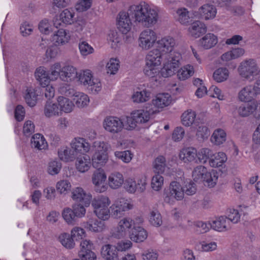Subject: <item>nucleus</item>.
I'll use <instances>...</instances> for the list:
<instances>
[{"label": "nucleus", "instance_id": "f257e3e1", "mask_svg": "<svg viewBox=\"0 0 260 260\" xmlns=\"http://www.w3.org/2000/svg\"><path fill=\"white\" fill-rule=\"evenodd\" d=\"M128 12L136 23L148 28L155 25L158 19V11L145 2L131 6Z\"/></svg>", "mask_w": 260, "mask_h": 260}, {"label": "nucleus", "instance_id": "f03ea898", "mask_svg": "<svg viewBox=\"0 0 260 260\" xmlns=\"http://www.w3.org/2000/svg\"><path fill=\"white\" fill-rule=\"evenodd\" d=\"M91 146L82 138H75L70 143V147H63L58 151L59 158L65 162L74 161L78 155L88 153Z\"/></svg>", "mask_w": 260, "mask_h": 260}, {"label": "nucleus", "instance_id": "7ed1b4c3", "mask_svg": "<svg viewBox=\"0 0 260 260\" xmlns=\"http://www.w3.org/2000/svg\"><path fill=\"white\" fill-rule=\"evenodd\" d=\"M238 72L244 79L252 81L260 76V67L255 59L248 58L240 62Z\"/></svg>", "mask_w": 260, "mask_h": 260}, {"label": "nucleus", "instance_id": "20e7f679", "mask_svg": "<svg viewBox=\"0 0 260 260\" xmlns=\"http://www.w3.org/2000/svg\"><path fill=\"white\" fill-rule=\"evenodd\" d=\"M110 204L109 198L103 195L94 198L91 202L94 213L102 220H108L110 217V209L109 208Z\"/></svg>", "mask_w": 260, "mask_h": 260}, {"label": "nucleus", "instance_id": "39448f33", "mask_svg": "<svg viewBox=\"0 0 260 260\" xmlns=\"http://www.w3.org/2000/svg\"><path fill=\"white\" fill-rule=\"evenodd\" d=\"M92 147L94 153L92 157V165L95 168L104 166L108 160V145L104 142L96 141L93 142Z\"/></svg>", "mask_w": 260, "mask_h": 260}, {"label": "nucleus", "instance_id": "423d86ee", "mask_svg": "<svg viewBox=\"0 0 260 260\" xmlns=\"http://www.w3.org/2000/svg\"><path fill=\"white\" fill-rule=\"evenodd\" d=\"M156 32L152 29L146 28L142 30L138 37V46L144 51L152 48L157 42Z\"/></svg>", "mask_w": 260, "mask_h": 260}, {"label": "nucleus", "instance_id": "0eeeda50", "mask_svg": "<svg viewBox=\"0 0 260 260\" xmlns=\"http://www.w3.org/2000/svg\"><path fill=\"white\" fill-rule=\"evenodd\" d=\"M182 59L181 54L179 52H174L164 61L162 68L160 70V74L162 77L167 78L173 75L180 64Z\"/></svg>", "mask_w": 260, "mask_h": 260}, {"label": "nucleus", "instance_id": "6e6552de", "mask_svg": "<svg viewBox=\"0 0 260 260\" xmlns=\"http://www.w3.org/2000/svg\"><path fill=\"white\" fill-rule=\"evenodd\" d=\"M78 80L84 86L89 87V89L93 92H98L101 89L102 85L97 79L93 78L91 72L90 70H85L78 73Z\"/></svg>", "mask_w": 260, "mask_h": 260}, {"label": "nucleus", "instance_id": "1a4fd4ad", "mask_svg": "<svg viewBox=\"0 0 260 260\" xmlns=\"http://www.w3.org/2000/svg\"><path fill=\"white\" fill-rule=\"evenodd\" d=\"M60 91L67 96H73V102L78 108H84L89 103V99L87 95L81 92L76 91L68 85L60 88Z\"/></svg>", "mask_w": 260, "mask_h": 260}, {"label": "nucleus", "instance_id": "9d476101", "mask_svg": "<svg viewBox=\"0 0 260 260\" xmlns=\"http://www.w3.org/2000/svg\"><path fill=\"white\" fill-rule=\"evenodd\" d=\"M133 208V204L125 199L120 198L116 200L110 207V216L114 218H118L122 216L124 212Z\"/></svg>", "mask_w": 260, "mask_h": 260}, {"label": "nucleus", "instance_id": "9b49d317", "mask_svg": "<svg viewBox=\"0 0 260 260\" xmlns=\"http://www.w3.org/2000/svg\"><path fill=\"white\" fill-rule=\"evenodd\" d=\"M136 225L135 221L131 218L126 217L120 219L118 225L112 234V236L117 239L129 236L131 232L132 228Z\"/></svg>", "mask_w": 260, "mask_h": 260}, {"label": "nucleus", "instance_id": "f8f14e48", "mask_svg": "<svg viewBox=\"0 0 260 260\" xmlns=\"http://www.w3.org/2000/svg\"><path fill=\"white\" fill-rule=\"evenodd\" d=\"M156 49H157L167 58H171V56L176 51L173 52L176 45L174 39L170 36L165 37L157 41Z\"/></svg>", "mask_w": 260, "mask_h": 260}, {"label": "nucleus", "instance_id": "ddd939ff", "mask_svg": "<svg viewBox=\"0 0 260 260\" xmlns=\"http://www.w3.org/2000/svg\"><path fill=\"white\" fill-rule=\"evenodd\" d=\"M104 128L112 134L121 133L124 128V123L121 119L115 116H107L103 122Z\"/></svg>", "mask_w": 260, "mask_h": 260}, {"label": "nucleus", "instance_id": "4468645a", "mask_svg": "<svg viewBox=\"0 0 260 260\" xmlns=\"http://www.w3.org/2000/svg\"><path fill=\"white\" fill-rule=\"evenodd\" d=\"M169 191L167 193L165 201L169 204H173L175 201H181L184 198L183 187L177 181H172L169 186Z\"/></svg>", "mask_w": 260, "mask_h": 260}, {"label": "nucleus", "instance_id": "2eb2a0df", "mask_svg": "<svg viewBox=\"0 0 260 260\" xmlns=\"http://www.w3.org/2000/svg\"><path fill=\"white\" fill-rule=\"evenodd\" d=\"M258 95L253 84L247 85L242 88L238 93L237 98L242 102H250Z\"/></svg>", "mask_w": 260, "mask_h": 260}, {"label": "nucleus", "instance_id": "dca6fc26", "mask_svg": "<svg viewBox=\"0 0 260 260\" xmlns=\"http://www.w3.org/2000/svg\"><path fill=\"white\" fill-rule=\"evenodd\" d=\"M106 178V175L103 171L98 170L93 173L92 176V182L96 192H103L107 190V187L105 184Z\"/></svg>", "mask_w": 260, "mask_h": 260}, {"label": "nucleus", "instance_id": "f3484780", "mask_svg": "<svg viewBox=\"0 0 260 260\" xmlns=\"http://www.w3.org/2000/svg\"><path fill=\"white\" fill-rule=\"evenodd\" d=\"M129 12L122 11L119 12L117 16L118 28L122 34H126L130 31L132 27V22L129 18Z\"/></svg>", "mask_w": 260, "mask_h": 260}, {"label": "nucleus", "instance_id": "a211bd4d", "mask_svg": "<svg viewBox=\"0 0 260 260\" xmlns=\"http://www.w3.org/2000/svg\"><path fill=\"white\" fill-rule=\"evenodd\" d=\"M75 13L73 10L68 9L63 10L58 16L55 17L53 20L54 26L58 28L61 26V23L71 24L74 22Z\"/></svg>", "mask_w": 260, "mask_h": 260}, {"label": "nucleus", "instance_id": "6ab92c4d", "mask_svg": "<svg viewBox=\"0 0 260 260\" xmlns=\"http://www.w3.org/2000/svg\"><path fill=\"white\" fill-rule=\"evenodd\" d=\"M72 198L85 206H88L91 202L92 197L90 193H86L82 188L78 187L73 189Z\"/></svg>", "mask_w": 260, "mask_h": 260}, {"label": "nucleus", "instance_id": "aec40b11", "mask_svg": "<svg viewBox=\"0 0 260 260\" xmlns=\"http://www.w3.org/2000/svg\"><path fill=\"white\" fill-rule=\"evenodd\" d=\"M60 80L71 82L77 78V69L73 66L66 65L61 68Z\"/></svg>", "mask_w": 260, "mask_h": 260}, {"label": "nucleus", "instance_id": "412c9836", "mask_svg": "<svg viewBox=\"0 0 260 260\" xmlns=\"http://www.w3.org/2000/svg\"><path fill=\"white\" fill-rule=\"evenodd\" d=\"M82 154V156H78L75 161L76 170L80 173H85L91 168L92 163L89 155Z\"/></svg>", "mask_w": 260, "mask_h": 260}, {"label": "nucleus", "instance_id": "4be33fe9", "mask_svg": "<svg viewBox=\"0 0 260 260\" xmlns=\"http://www.w3.org/2000/svg\"><path fill=\"white\" fill-rule=\"evenodd\" d=\"M167 58L157 49L155 48L148 51L145 57V62L155 63L160 66L162 61Z\"/></svg>", "mask_w": 260, "mask_h": 260}, {"label": "nucleus", "instance_id": "5701e85b", "mask_svg": "<svg viewBox=\"0 0 260 260\" xmlns=\"http://www.w3.org/2000/svg\"><path fill=\"white\" fill-rule=\"evenodd\" d=\"M108 185L112 189H118L120 188L124 183V177L123 174L118 171H114L108 176Z\"/></svg>", "mask_w": 260, "mask_h": 260}, {"label": "nucleus", "instance_id": "b1692460", "mask_svg": "<svg viewBox=\"0 0 260 260\" xmlns=\"http://www.w3.org/2000/svg\"><path fill=\"white\" fill-rule=\"evenodd\" d=\"M189 35L195 38L200 37L207 31L206 25L200 21H195L188 28Z\"/></svg>", "mask_w": 260, "mask_h": 260}, {"label": "nucleus", "instance_id": "393cba45", "mask_svg": "<svg viewBox=\"0 0 260 260\" xmlns=\"http://www.w3.org/2000/svg\"><path fill=\"white\" fill-rule=\"evenodd\" d=\"M129 238L136 242H141L144 241L147 237V231L142 227L140 226H134L131 230L129 234Z\"/></svg>", "mask_w": 260, "mask_h": 260}, {"label": "nucleus", "instance_id": "a878e982", "mask_svg": "<svg viewBox=\"0 0 260 260\" xmlns=\"http://www.w3.org/2000/svg\"><path fill=\"white\" fill-rule=\"evenodd\" d=\"M101 255L106 260H119L114 245L106 244L101 248Z\"/></svg>", "mask_w": 260, "mask_h": 260}, {"label": "nucleus", "instance_id": "bb28decb", "mask_svg": "<svg viewBox=\"0 0 260 260\" xmlns=\"http://www.w3.org/2000/svg\"><path fill=\"white\" fill-rule=\"evenodd\" d=\"M199 13L203 19L210 20L215 18L217 10L214 5L206 4L199 9Z\"/></svg>", "mask_w": 260, "mask_h": 260}, {"label": "nucleus", "instance_id": "cd10ccee", "mask_svg": "<svg viewBox=\"0 0 260 260\" xmlns=\"http://www.w3.org/2000/svg\"><path fill=\"white\" fill-rule=\"evenodd\" d=\"M210 226L214 230L223 232L231 228L230 221H227L226 217L220 216L210 222Z\"/></svg>", "mask_w": 260, "mask_h": 260}, {"label": "nucleus", "instance_id": "c85d7f7f", "mask_svg": "<svg viewBox=\"0 0 260 260\" xmlns=\"http://www.w3.org/2000/svg\"><path fill=\"white\" fill-rule=\"evenodd\" d=\"M218 42L217 37L212 33H208L199 40V45L205 49H209Z\"/></svg>", "mask_w": 260, "mask_h": 260}, {"label": "nucleus", "instance_id": "c756f323", "mask_svg": "<svg viewBox=\"0 0 260 260\" xmlns=\"http://www.w3.org/2000/svg\"><path fill=\"white\" fill-rule=\"evenodd\" d=\"M70 39V36L66 30L59 29L52 36V41L55 46L63 45L67 43Z\"/></svg>", "mask_w": 260, "mask_h": 260}, {"label": "nucleus", "instance_id": "7c9ffc66", "mask_svg": "<svg viewBox=\"0 0 260 260\" xmlns=\"http://www.w3.org/2000/svg\"><path fill=\"white\" fill-rule=\"evenodd\" d=\"M171 96L169 93H162L157 94L152 101L153 105L158 108H163L170 105Z\"/></svg>", "mask_w": 260, "mask_h": 260}, {"label": "nucleus", "instance_id": "2f4dec72", "mask_svg": "<svg viewBox=\"0 0 260 260\" xmlns=\"http://www.w3.org/2000/svg\"><path fill=\"white\" fill-rule=\"evenodd\" d=\"M197 150L193 147H187L182 149L179 153V158L184 162L194 161L197 157Z\"/></svg>", "mask_w": 260, "mask_h": 260}, {"label": "nucleus", "instance_id": "473e14b6", "mask_svg": "<svg viewBox=\"0 0 260 260\" xmlns=\"http://www.w3.org/2000/svg\"><path fill=\"white\" fill-rule=\"evenodd\" d=\"M228 157L223 152L213 153L212 157L209 160V165L212 168L222 167L227 161Z\"/></svg>", "mask_w": 260, "mask_h": 260}, {"label": "nucleus", "instance_id": "72a5a7b5", "mask_svg": "<svg viewBox=\"0 0 260 260\" xmlns=\"http://www.w3.org/2000/svg\"><path fill=\"white\" fill-rule=\"evenodd\" d=\"M44 114L48 118L59 116L60 109L57 103H53L50 101H47L44 107Z\"/></svg>", "mask_w": 260, "mask_h": 260}, {"label": "nucleus", "instance_id": "f704fd0d", "mask_svg": "<svg viewBox=\"0 0 260 260\" xmlns=\"http://www.w3.org/2000/svg\"><path fill=\"white\" fill-rule=\"evenodd\" d=\"M105 220L90 219L84 225L85 228L93 232H101L106 228Z\"/></svg>", "mask_w": 260, "mask_h": 260}, {"label": "nucleus", "instance_id": "c9c22d12", "mask_svg": "<svg viewBox=\"0 0 260 260\" xmlns=\"http://www.w3.org/2000/svg\"><path fill=\"white\" fill-rule=\"evenodd\" d=\"M226 139V134L225 131L222 129L217 128L213 132L210 141L214 145L220 146L225 142Z\"/></svg>", "mask_w": 260, "mask_h": 260}, {"label": "nucleus", "instance_id": "e433bc0d", "mask_svg": "<svg viewBox=\"0 0 260 260\" xmlns=\"http://www.w3.org/2000/svg\"><path fill=\"white\" fill-rule=\"evenodd\" d=\"M31 146L32 148L41 150L46 149L48 147V144L42 135L36 134L31 139Z\"/></svg>", "mask_w": 260, "mask_h": 260}, {"label": "nucleus", "instance_id": "4c0bfd02", "mask_svg": "<svg viewBox=\"0 0 260 260\" xmlns=\"http://www.w3.org/2000/svg\"><path fill=\"white\" fill-rule=\"evenodd\" d=\"M57 101L60 115L62 112L70 113L73 110L74 105L69 99L60 96L58 97Z\"/></svg>", "mask_w": 260, "mask_h": 260}, {"label": "nucleus", "instance_id": "58836bf2", "mask_svg": "<svg viewBox=\"0 0 260 260\" xmlns=\"http://www.w3.org/2000/svg\"><path fill=\"white\" fill-rule=\"evenodd\" d=\"M255 107H254L253 102L241 104L237 107L236 110L238 115L242 117H246L250 115L254 117Z\"/></svg>", "mask_w": 260, "mask_h": 260}, {"label": "nucleus", "instance_id": "ea45409f", "mask_svg": "<svg viewBox=\"0 0 260 260\" xmlns=\"http://www.w3.org/2000/svg\"><path fill=\"white\" fill-rule=\"evenodd\" d=\"M35 76L41 86L47 85L50 82L49 74L43 67L37 68L35 72Z\"/></svg>", "mask_w": 260, "mask_h": 260}, {"label": "nucleus", "instance_id": "a19ab883", "mask_svg": "<svg viewBox=\"0 0 260 260\" xmlns=\"http://www.w3.org/2000/svg\"><path fill=\"white\" fill-rule=\"evenodd\" d=\"M38 94L36 90L32 87H28L24 93V98L26 104L30 107H34L36 105Z\"/></svg>", "mask_w": 260, "mask_h": 260}, {"label": "nucleus", "instance_id": "79ce46f5", "mask_svg": "<svg viewBox=\"0 0 260 260\" xmlns=\"http://www.w3.org/2000/svg\"><path fill=\"white\" fill-rule=\"evenodd\" d=\"M160 66L155 63L145 62L143 73L145 76L149 78L155 77L160 73Z\"/></svg>", "mask_w": 260, "mask_h": 260}, {"label": "nucleus", "instance_id": "37998d69", "mask_svg": "<svg viewBox=\"0 0 260 260\" xmlns=\"http://www.w3.org/2000/svg\"><path fill=\"white\" fill-rule=\"evenodd\" d=\"M196 118V112L191 109L184 111L181 115V122L185 126H190L193 124Z\"/></svg>", "mask_w": 260, "mask_h": 260}, {"label": "nucleus", "instance_id": "c03bdc74", "mask_svg": "<svg viewBox=\"0 0 260 260\" xmlns=\"http://www.w3.org/2000/svg\"><path fill=\"white\" fill-rule=\"evenodd\" d=\"M153 171L155 174H162L167 168L166 160L163 156L156 157L153 163Z\"/></svg>", "mask_w": 260, "mask_h": 260}, {"label": "nucleus", "instance_id": "a18cd8bd", "mask_svg": "<svg viewBox=\"0 0 260 260\" xmlns=\"http://www.w3.org/2000/svg\"><path fill=\"white\" fill-rule=\"evenodd\" d=\"M218 178V173L215 170L207 172L203 182L209 187H213L217 183Z\"/></svg>", "mask_w": 260, "mask_h": 260}, {"label": "nucleus", "instance_id": "49530a36", "mask_svg": "<svg viewBox=\"0 0 260 260\" xmlns=\"http://www.w3.org/2000/svg\"><path fill=\"white\" fill-rule=\"evenodd\" d=\"M150 93V91L146 89L140 91H135L132 96V99L134 103H144L149 100Z\"/></svg>", "mask_w": 260, "mask_h": 260}, {"label": "nucleus", "instance_id": "de8ad7c7", "mask_svg": "<svg viewBox=\"0 0 260 260\" xmlns=\"http://www.w3.org/2000/svg\"><path fill=\"white\" fill-rule=\"evenodd\" d=\"M134 118L138 123H145L148 122L150 119V112L147 110H138L132 112Z\"/></svg>", "mask_w": 260, "mask_h": 260}, {"label": "nucleus", "instance_id": "09e8293b", "mask_svg": "<svg viewBox=\"0 0 260 260\" xmlns=\"http://www.w3.org/2000/svg\"><path fill=\"white\" fill-rule=\"evenodd\" d=\"M207 169L202 165L196 167L192 172L193 180L197 182H202L207 173Z\"/></svg>", "mask_w": 260, "mask_h": 260}, {"label": "nucleus", "instance_id": "8fccbe9b", "mask_svg": "<svg viewBox=\"0 0 260 260\" xmlns=\"http://www.w3.org/2000/svg\"><path fill=\"white\" fill-rule=\"evenodd\" d=\"M213 152L209 148H202L197 151V158L202 164H206L212 157Z\"/></svg>", "mask_w": 260, "mask_h": 260}, {"label": "nucleus", "instance_id": "3c124183", "mask_svg": "<svg viewBox=\"0 0 260 260\" xmlns=\"http://www.w3.org/2000/svg\"><path fill=\"white\" fill-rule=\"evenodd\" d=\"M193 74V67L187 64L178 71L177 76L179 80H185L192 76Z\"/></svg>", "mask_w": 260, "mask_h": 260}, {"label": "nucleus", "instance_id": "603ef678", "mask_svg": "<svg viewBox=\"0 0 260 260\" xmlns=\"http://www.w3.org/2000/svg\"><path fill=\"white\" fill-rule=\"evenodd\" d=\"M229 75V72L226 68H220L214 71L213 77L216 82H222L228 78Z\"/></svg>", "mask_w": 260, "mask_h": 260}, {"label": "nucleus", "instance_id": "864d4df0", "mask_svg": "<svg viewBox=\"0 0 260 260\" xmlns=\"http://www.w3.org/2000/svg\"><path fill=\"white\" fill-rule=\"evenodd\" d=\"M61 244L67 249H72L75 246V243L71 235L68 233H62L58 237Z\"/></svg>", "mask_w": 260, "mask_h": 260}, {"label": "nucleus", "instance_id": "5fc2aeb1", "mask_svg": "<svg viewBox=\"0 0 260 260\" xmlns=\"http://www.w3.org/2000/svg\"><path fill=\"white\" fill-rule=\"evenodd\" d=\"M178 20L182 24H186L190 22L189 12L185 8H180L176 11Z\"/></svg>", "mask_w": 260, "mask_h": 260}, {"label": "nucleus", "instance_id": "6e6d98bb", "mask_svg": "<svg viewBox=\"0 0 260 260\" xmlns=\"http://www.w3.org/2000/svg\"><path fill=\"white\" fill-rule=\"evenodd\" d=\"M62 216L64 220L69 224H74L77 216L75 215V213L73 210L70 208H66L62 212Z\"/></svg>", "mask_w": 260, "mask_h": 260}, {"label": "nucleus", "instance_id": "4d7b16f0", "mask_svg": "<svg viewBox=\"0 0 260 260\" xmlns=\"http://www.w3.org/2000/svg\"><path fill=\"white\" fill-rule=\"evenodd\" d=\"M150 223L154 226H160L162 223L160 213L156 210L150 212L149 218Z\"/></svg>", "mask_w": 260, "mask_h": 260}, {"label": "nucleus", "instance_id": "13d9d810", "mask_svg": "<svg viewBox=\"0 0 260 260\" xmlns=\"http://www.w3.org/2000/svg\"><path fill=\"white\" fill-rule=\"evenodd\" d=\"M61 68L60 63L59 62L55 63L51 66L49 74L50 81L56 80L58 77L60 79Z\"/></svg>", "mask_w": 260, "mask_h": 260}, {"label": "nucleus", "instance_id": "bf43d9fd", "mask_svg": "<svg viewBox=\"0 0 260 260\" xmlns=\"http://www.w3.org/2000/svg\"><path fill=\"white\" fill-rule=\"evenodd\" d=\"M164 184V177L160 174H155L151 180V187L155 191L160 190Z\"/></svg>", "mask_w": 260, "mask_h": 260}, {"label": "nucleus", "instance_id": "052dcab7", "mask_svg": "<svg viewBox=\"0 0 260 260\" xmlns=\"http://www.w3.org/2000/svg\"><path fill=\"white\" fill-rule=\"evenodd\" d=\"M119 60L117 58H111L106 64L107 73L115 74L119 68Z\"/></svg>", "mask_w": 260, "mask_h": 260}, {"label": "nucleus", "instance_id": "680f3d73", "mask_svg": "<svg viewBox=\"0 0 260 260\" xmlns=\"http://www.w3.org/2000/svg\"><path fill=\"white\" fill-rule=\"evenodd\" d=\"M210 135V131L207 126L201 125L197 130L196 136L199 141H203L207 139Z\"/></svg>", "mask_w": 260, "mask_h": 260}, {"label": "nucleus", "instance_id": "e2e57ef3", "mask_svg": "<svg viewBox=\"0 0 260 260\" xmlns=\"http://www.w3.org/2000/svg\"><path fill=\"white\" fill-rule=\"evenodd\" d=\"M56 188L60 193L66 194L70 190L71 185L68 180H61L57 182Z\"/></svg>", "mask_w": 260, "mask_h": 260}, {"label": "nucleus", "instance_id": "0e129e2a", "mask_svg": "<svg viewBox=\"0 0 260 260\" xmlns=\"http://www.w3.org/2000/svg\"><path fill=\"white\" fill-rule=\"evenodd\" d=\"M78 46L80 52L83 56H87L94 51L93 48L85 41H80Z\"/></svg>", "mask_w": 260, "mask_h": 260}, {"label": "nucleus", "instance_id": "69168bd1", "mask_svg": "<svg viewBox=\"0 0 260 260\" xmlns=\"http://www.w3.org/2000/svg\"><path fill=\"white\" fill-rule=\"evenodd\" d=\"M183 187L184 194L188 196H192L196 193L197 191L196 184L191 180H189L185 183Z\"/></svg>", "mask_w": 260, "mask_h": 260}, {"label": "nucleus", "instance_id": "338daca9", "mask_svg": "<svg viewBox=\"0 0 260 260\" xmlns=\"http://www.w3.org/2000/svg\"><path fill=\"white\" fill-rule=\"evenodd\" d=\"M124 183L125 189L131 193H134L137 191V183L134 179L128 178Z\"/></svg>", "mask_w": 260, "mask_h": 260}, {"label": "nucleus", "instance_id": "774afa93", "mask_svg": "<svg viewBox=\"0 0 260 260\" xmlns=\"http://www.w3.org/2000/svg\"><path fill=\"white\" fill-rule=\"evenodd\" d=\"M61 168V164L60 162L55 160L51 161L48 164V172L52 175L57 174Z\"/></svg>", "mask_w": 260, "mask_h": 260}]
</instances>
